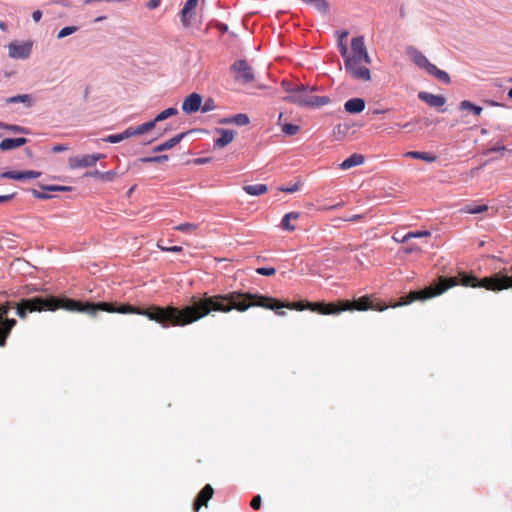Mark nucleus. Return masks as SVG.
<instances>
[{"label":"nucleus","mask_w":512,"mask_h":512,"mask_svg":"<svg viewBox=\"0 0 512 512\" xmlns=\"http://www.w3.org/2000/svg\"><path fill=\"white\" fill-rule=\"evenodd\" d=\"M250 122L247 114L239 113L231 117L224 118L220 121L221 124H235L238 126H246Z\"/></svg>","instance_id":"aec40b11"},{"label":"nucleus","mask_w":512,"mask_h":512,"mask_svg":"<svg viewBox=\"0 0 512 512\" xmlns=\"http://www.w3.org/2000/svg\"><path fill=\"white\" fill-rule=\"evenodd\" d=\"M208 160L206 158H199L196 160V163L198 164H203V163H206Z\"/></svg>","instance_id":"052dcab7"},{"label":"nucleus","mask_w":512,"mask_h":512,"mask_svg":"<svg viewBox=\"0 0 512 512\" xmlns=\"http://www.w3.org/2000/svg\"><path fill=\"white\" fill-rule=\"evenodd\" d=\"M32 193H33V195H34L36 198H38V199H46V198H48V197H49L48 195H46V194H44V193H41V192H39V191H37V190H33V191H32Z\"/></svg>","instance_id":"6e6d98bb"},{"label":"nucleus","mask_w":512,"mask_h":512,"mask_svg":"<svg viewBox=\"0 0 512 512\" xmlns=\"http://www.w3.org/2000/svg\"><path fill=\"white\" fill-rule=\"evenodd\" d=\"M212 301L213 312L229 313L232 310L245 312L250 307H262L274 310L280 316L286 314L285 311L280 310L282 308L297 311L309 310V304L311 303L308 301L282 302L273 297L241 291L212 295Z\"/></svg>","instance_id":"7ed1b4c3"},{"label":"nucleus","mask_w":512,"mask_h":512,"mask_svg":"<svg viewBox=\"0 0 512 512\" xmlns=\"http://www.w3.org/2000/svg\"><path fill=\"white\" fill-rule=\"evenodd\" d=\"M199 228L198 224L195 223H182L174 227L176 231L191 233L196 231Z\"/></svg>","instance_id":"c756f323"},{"label":"nucleus","mask_w":512,"mask_h":512,"mask_svg":"<svg viewBox=\"0 0 512 512\" xmlns=\"http://www.w3.org/2000/svg\"><path fill=\"white\" fill-rule=\"evenodd\" d=\"M161 4V0H149L147 3H146V7L149 9V10H154L156 8H158Z\"/></svg>","instance_id":"de8ad7c7"},{"label":"nucleus","mask_w":512,"mask_h":512,"mask_svg":"<svg viewBox=\"0 0 512 512\" xmlns=\"http://www.w3.org/2000/svg\"><path fill=\"white\" fill-rule=\"evenodd\" d=\"M185 136V133H180L176 136H174L173 138L163 142L162 144L156 146L153 148V151L154 152H162V151H165V150H169L171 148H173L174 146H176Z\"/></svg>","instance_id":"412c9836"},{"label":"nucleus","mask_w":512,"mask_h":512,"mask_svg":"<svg viewBox=\"0 0 512 512\" xmlns=\"http://www.w3.org/2000/svg\"><path fill=\"white\" fill-rule=\"evenodd\" d=\"M169 159L168 155H159L153 157H143L140 159L143 163H162Z\"/></svg>","instance_id":"f704fd0d"},{"label":"nucleus","mask_w":512,"mask_h":512,"mask_svg":"<svg viewBox=\"0 0 512 512\" xmlns=\"http://www.w3.org/2000/svg\"><path fill=\"white\" fill-rule=\"evenodd\" d=\"M28 140L24 137L6 138L0 142V150L8 151L25 145Z\"/></svg>","instance_id":"f3484780"},{"label":"nucleus","mask_w":512,"mask_h":512,"mask_svg":"<svg viewBox=\"0 0 512 512\" xmlns=\"http://www.w3.org/2000/svg\"><path fill=\"white\" fill-rule=\"evenodd\" d=\"M42 18V12L40 10H36L32 13V19L35 22H39Z\"/></svg>","instance_id":"5fc2aeb1"},{"label":"nucleus","mask_w":512,"mask_h":512,"mask_svg":"<svg viewBox=\"0 0 512 512\" xmlns=\"http://www.w3.org/2000/svg\"><path fill=\"white\" fill-rule=\"evenodd\" d=\"M418 98L431 107L440 108L446 104V98L442 95H435L426 91L418 93Z\"/></svg>","instance_id":"4468645a"},{"label":"nucleus","mask_w":512,"mask_h":512,"mask_svg":"<svg viewBox=\"0 0 512 512\" xmlns=\"http://www.w3.org/2000/svg\"><path fill=\"white\" fill-rule=\"evenodd\" d=\"M243 190L249 195L260 196L268 191V187L265 184H251L245 185Z\"/></svg>","instance_id":"4be33fe9"},{"label":"nucleus","mask_w":512,"mask_h":512,"mask_svg":"<svg viewBox=\"0 0 512 512\" xmlns=\"http://www.w3.org/2000/svg\"><path fill=\"white\" fill-rule=\"evenodd\" d=\"M105 158L104 154L80 155L69 158V166L71 169L94 166L98 160Z\"/></svg>","instance_id":"1a4fd4ad"},{"label":"nucleus","mask_w":512,"mask_h":512,"mask_svg":"<svg viewBox=\"0 0 512 512\" xmlns=\"http://www.w3.org/2000/svg\"><path fill=\"white\" fill-rule=\"evenodd\" d=\"M365 65L366 64L355 63L353 65V70L346 71L352 78L356 80L368 81L370 80V71Z\"/></svg>","instance_id":"2eb2a0df"},{"label":"nucleus","mask_w":512,"mask_h":512,"mask_svg":"<svg viewBox=\"0 0 512 512\" xmlns=\"http://www.w3.org/2000/svg\"><path fill=\"white\" fill-rule=\"evenodd\" d=\"M299 184L296 183L292 185L291 187H281L279 190L285 193H294L299 190Z\"/></svg>","instance_id":"49530a36"},{"label":"nucleus","mask_w":512,"mask_h":512,"mask_svg":"<svg viewBox=\"0 0 512 512\" xmlns=\"http://www.w3.org/2000/svg\"><path fill=\"white\" fill-rule=\"evenodd\" d=\"M15 193L8 195H0V203H6L15 197Z\"/></svg>","instance_id":"603ef678"},{"label":"nucleus","mask_w":512,"mask_h":512,"mask_svg":"<svg viewBox=\"0 0 512 512\" xmlns=\"http://www.w3.org/2000/svg\"><path fill=\"white\" fill-rule=\"evenodd\" d=\"M177 113L178 110L176 108L170 107L160 112L152 121L154 122V125H156L157 122L164 121L167 118L176 115Z\"/></svg>","instance_id":"cd10ccee"},{"label":"nucleus","mask_w":512,"mask_h":512,"mask_svg":"<svg viewBox=\"0 0 512 512\" xmlns=\"http://www.w3.org/2000/svg\"><path fill=\"white\" fill-rule=\"evenodd\" d=\"M368 113L380 114V113H382V111H381V110H379V109H374L373 111H371V110L369 109V112H368Z\"/></svg>","instance_id":"69168bd1"},{"label":"nucleus","mask_w":512,"mask_h":512,"mask_svg":"<svg viewBox=\"0 0 512 512\" xmlns=\"http://www.w3.org/2000/svg\"><path fill=\"white\" fill-rule=\"evenodd\" d=\"M314 90L315 87L310 89L304 85H295V88H286V92L289 95L284 97V101L304 107H321L330 102L327 96L311 95L310 92Z\"/></svg>","instance_id":"39448f33"},{"label":"nucleus","mask_w":512,"mask_h":512,"mask_svg":"<svg viewBox=\"0 0 512 512\" xmlns=\"http://www.w3.org/2000/svg\"><path fill=\"white\" fill-rule=\"evenodd\" d=\"M198 0H187L183 9L180 12L181 23L183 27L188 28L191 26L192 19L196 14Z\"/></svg>","instance_id":"9b49d317"},{"label":"nucleus","mask_w":512,"mask_h":512,"mask_svg":"<svg viewBox=\"0 0 512 512\" xmlns=\"http://www.w3.org/2000/svg\"><path fill=\"white\" fill-rule=\"evenodd\" d=\"M261 502H262V499H261V496L260 495H256L252 498L251 500V503H250V506L254 509V510H259L260 507H261Z\"/></svg>","instance_id":"37998d69"},{"label":"nucleus","mask_w":512,"mask_h":512,"mask_svg":"<svg viewBox=\"0 0 512 512\" xmlns=\"http://www.w3.org/2000/svg\"><path fill=\"white\" fill-rule=\"evenodd\" d=\"M360 217H361L360 215H354L353 217L348 218L347 221H355L356 219H359Z\"/></svg>","instance_id":"e2e57ef3"},{"label":"nucleus","mask_w":512,"mask_h":512,"mask_svg":"<svg viewBox=\"0 0 512 512\" xmlns=\"http://www.w3.org/2000/svg\"><path fill=\"white\" fill-rule=\"evenodd\" d=\"M47 189L49 191H68V190H70V188L66 187V186H48Z\"/></svg>","instance_id":"3c124183"},{"label":"nucleus","mask_w":512,"mask_h":512,"mask_svg":"<svg viewBox=\"0 0 512 512\" xmlns=\"http://www.w3.org/2000/svg\"><path fill=\"white\" fill-rule=\"evenodd\" d=\"M299 217H300L299 212H290V213L285 214L281 221L282 228L284 230H287L290 232L294 231L295 226L291 224V221L297 220V219H299Z\"/></svg>","instance_id":"b1692460"},{"label":"nucleus","mask_w":512,"mask_h":512,"mask_svg":"<svg viewBox=\"0 0 512 512\" xmlns=\"http://www.w3.org/2000/svg\"><path fill=\"white\" fill-rule=\"evenodd\" d=\"M103 19H105V17H103V16H102V17H98V18L96 19V21L98 22V21H101V20H103Z\"/></svg>","instance_id":"774afa93"},{"label":"nucleus","mask_w":512,"mask_h":512,"mask_svg":"<svg viewBox=\"0 0 512 512\" xmlns=\"http://www.w3.org/2000/svg\"><path fill=\"white\" fill-rule=\"evenodd\" d=\"M459 284L467 287H482L491 291H501L512 288V276L505 275L500 272L489 277H484L481 280L473 275H467L465 273L454 277L441 276L438 278L437 282H434L430 286L422 290L411 291L406 296L401 297L400 302H386V310L390 307L395 308L410 304L414 301H424L439 296L448 289Z\"/></svg>","instance_id":"f03ea898"},{"label":"nucleus","mask_w":512,"mask_h":512,"mask_svg":"<svg viewBox=\"0 0 512 512\" xmlns=\"http://www.w3.org/2000/svg\"><path fill=\"white\" fill-rule=\"evenodd\" d=\"M508 96L512 99V88L508 91Z\"/></svg>","instance_id":"338daca9"},{"label":"nucleus","mask_w":512,"mask_h":512,"mask_svg":"<svg viewBox=\"0 0 512 512\" xmlns=\"http://www.w3.org/2000/svg\"><path fill=\"white\" fill-rule=\"evenodd\" d=\"M1 177L7 178V179H14V180H24V175H22V171L21 172L7 171V172L2 173Z\"/></svg>","instance_id":"e433bc0d"},{"label":"nucleus","mask_w":512,"mask_h":512,"mask_svg":"<svg viewBox=\"0 0 512 512\" xmlns=\"http://www.w3.org/2000/svg\"><path fill=\"white\" fill-rule=\"evenodd\" d=\"M123 139L130 138L135 135L134 127L130 126L125 131L122 132Z\"/></svg>","instance_id":"09e8293b"},{"label":"nucleus","mask_w":512,"mask_h":512,"mask_svg":"<svg viewBox=\"0 0 512 512\" xmlns=\"http://www.w3.org/2000/svg\"><path fill=\"white\" fill-rule=\"evenodd\" d=\"M202 97L198 93H191L185 98L182 104V110L191 114L197 112L201 108Z\"/></svg>","instance_id":"f8f14e48"},{"label":"nucleus","mask_w":512,"mask_h":512,"mask_svg":"<svg viewBox=\"0 0 512 512\" xmlns=\"http://www.w3.org/2000/svg\"><path fill=\"white\" fill-rule=\"evenodd\" d=\"M256 273L263 276H273L276 273L274 267H260L256 269Z\"/></svg>","instance_id":"4c0bfd02"},{"label":"nucleus","mask_w":512,"mask_h":512,"mask_svg":"<svg viewBox=\"0 0 512 512\" xmlns=\"http://www.w3.org/2000/svg\"><path fill=\"white\" fill-rule=\"evenodd\" d=\"M9 56L13 59L28 58L31 53V44L13 42L8 45Z\"/></svg>","instance_id":"9d476101"},{"label":"nucleus","mask_w":512,"mask_h":512,"mask_svg":"<svg viewBox=\"0 0 512 512\" xmlns=\"http://www.w3.org/2000/svg\"><path fill=\"white\" fill-rule=\"evenodd\" d=\"M22 175H24V180H26V179H36V178L41 176V172L33 171V170H28V171H22Z\"/></svg>","instance_id":"a19ab883"},{"label":"nucleus","mask_w":512,"mask_h":512,"mask_svg":"<svg viewBox=\"0 0 512 512\" xmlns=\"http://www.w3.org/2000/svg\"><path fill=\"white\" fill-rule=\"evenodd\" d=\"M406 156L414 159L423 160L429 163L435 162L437 160V156L430 152L410 151L406 153Z\"/></svg>","instance_id":"5701e85b"},{"label":"nucleus","mask_w":512,"mask_h":512,"mask_svg":"<svg viewBox=\"0 0 512 512\" xmlns=\"http://www.w3.org/2000/svg\"><path fill=\"white\" fill-rule=\"evenodd\" d=\"M1 127H4V125L0 123V128ZM5 128L14 132H24V129L17 125H5Z\"/></svg>","instance_id":"8fccbe9b"},{"label":"nucleus","mask_w":512,"mask_h":512,"mask_svg":"<svg viewBox=\"0 0 512 512\" xmlns=\"http://www.w3.org/2000/svg\"><path fill=\"white\" fill-rule=\"evenodd\" d=\"M116 175H117V173L115 171L101 172L98 170L88 172L85 174V176L93 177L100 181H106V182L112 181Z\"/></svg>","instance_id":"393cba45"},{"label":"nucleus","mask_w":512,"mask_h":512,"mask_svg":"<svg viewBox=\"0 0 512 512\" xmlns=\"http://www.w3.org/2000/svg\"><path fill=\"white\" fill-rule=\"evenodd\" d=\"M216 108L215 102L213 99H208L203 106H201L202 112H208Z\"/></svg>","instance_id":"79ce46f5"},{"label":"nucleus","mask_w":512,"mask_h":512,"mask_svg":"<svg viewBox=\"0 0 512 512\" xmlns=\"http://www.w3.org/2000/svg\"><path fill=\"white\" fill-rule=\"evenodd\" d=\"M460 109L461 110H469L477 116H479L483 110L482 107L477 106L468 100H464L460 103Z\"/></svg>","instance_id":"c85d7f7f"},{"label":"nucleus","mask_w":512,"mask_h":512,"mask_svg":"<svg viewBox=\"0 0 512 512\" xmlns=\"http://www.w3.org/2000/svg\"><path fill=\"white\" fill-rule=\"evenodd\" d=\"M0 29H1L2 31H6V29H7V25H6V23H4V22H0Z\"/></svg>","instance_id":"680f3d73"},{"label":"nucleus","mask_w":512,"mask_h":512,"mask_svg":"<svg viewBox=\"0 0 512 512\" xmlns=\"http://www.w3.org/2000/svg\"><path fill=\"white\" fill-rule=\"evenodd\" d=\"M344 108L348 113H360L365 109V101L361 98H352L346 101Z\"/></svg>","instance_id":"a211bd4d"},{"label":"nucleus","mask_w":512,"mask_h":512,"mask_svg":"<svg viewBox=\"0 0 512 512\" xmlns=\"http://www.w3.org/2000/svg\"><path fill=\"white\" fill-rule=\"evenodd\" d=\"M231 70L234 73V78L237 82L248 84L254 80L253 69L245 60H237L234 62Z\"/></svg>","instance_id":"6e6552de"},{"label":"nucleus","mask_w":512,"mask_h":512,"mask_svg":"<svg viewBox=\"0 0 512 512\" xmlns=\"http://www.w3.org/2000/svg\"><path fill=\"white\" fill-rule=\"evenodd\" d=\"M430 235L431 233L428 230L408 232L402 236V241H408L410 238L429 237Z\"/></svg>","instance_id":"2f4dec72"},{"label":"nucleus","mask_w":512,"mask_h":512,"mask_svg":"<svg viewBox=\"0 0 512 512\" xmlns=\"http://www.w3.org/2000/svg\"><path fill=\"white\" fill-rule=\"evenodd\" d=\"M154 127H155V125H154L153 121L142 123V124L138 125L137 127H134L135 135L136 136L137 135H142V134H144L146 132H149Z\"/></svg>","instance_id":"7c9ffc66"},{"label":"nucleus","mask_w":512,"mask_h":512,"mask_svg":"<svg viewBox=\"0 0 512 512\" xmlns=\"http://www.w3.org/2000/svg\"><path fill=\"white\" fill-rule=\"evenodd\" d=\"M309 310L322 315H333L347 310L384 311V302L375 295H367L353 301L347 300L338 303L311 302Z\"/></svg>","instance_id":"20e7f679"},{"label":"nucleus","mask_w":512,"mask_h":512,"mask_svg":"<svg viewBox=\"0 0 512 512\" xmlns=\"http://www.w3.org/2000/svg\"><path fill=\"white\" fill-rule=\"evenodd\" d=\"M217 28L221 31V32H226L228 30V27L226 24H223V23H219L217 25Z\"/></svg>","instance_id":"13d9d810"},{"label":"nucleus","mask_w":512,"mask_h":512,"mask_svg":"<svg viewBox=\"0 0 512 512\" xmlns=\"http://www.w3.org/2000/svg\"><path fill=\"white\" fill-rule=\"evenodd\" d=\"M364 163V156L361 154L354 153L345 159L341 164L342 170H348L352 167L359 166Z\"/></svg>","instance_id":"6ab92c4d"},{"label":"nucleus","mask_w":512,"mask_h":512,"mask_svg":"<svg viewBox=\"0 0 512 512\" xmlns=\"http://www.w3.org/2000/svg\"><path fill=\"white\" fill-rule=\"evenodd\" d=\"M214 489L210 484H206L198 493L194 502V511L198 512L202 506H207L208 501L212 498Z\"/></svg>","instance_id":"ddd939ff"},{"label":"nucleus","mask_w":512,"mask_h":512,"mask_svg":"<svg viewBox=\"0 0 512 512\" xmlns=\"http://www.w3.org/2000/svg\"><path fill=\"white\" fill-rule=\"evenodd\" d=\"M217 132L221 134L219 138L215 140V146L218 148H224L230 144L235 138V131L230 129H218Z\"/></svg>","instance_id":"dca6fc26"},{"label":"nucleus","mask_w":512,"mask_h":512,"mask_svg":"<svg viewBox=\"0 0 512 512\" xmlns=\"http://www.w3.org/2000/svg\"><path fill=\"white\" fill-rule=\"evenodd\" d=\"M55 3L68 7L69 3L67 0H56Z\"/></svg>","instance_id":"bf43d9fd"},{"label":"nucleus","mask_w":512,"mask_h":512,"mask_svg":"<svg viewBox=\"0 0 512 512\" xmlns=\"http://www.w3.org/2000/svg\"><path fill=\"white\" fill-rule=\"evenodd\" d=\"M393 239H394L396 242H403V241H402V237L397 236V235H394V236H393Z\"/></svg>","instance_id":"0e129e2a"},{"label":"nucleus","mask_w":512,"mask_h":512,"mask_svg":"<svg viewBox=\"0 0 512 512\" xmlns=\"http://www.w3.org/2000/svg\"><path fill=\"white\" fill-rule=\"evenodd\" d=\"M407 55L419 68L426 70V72L439 81L449 84L451 82L450 76L447 72L438 69L434 64L430 63L426 56L416 49L415 47L407 48Z\"/></svg>","instance_id":"423d86ee"},{"label":"nucleus","mask_w":512,"mask_h":512,"mask_svg":"<svg viewBox=\"0 0 512 512\" xmlns=\"http://www.w3.org/2000/svg\"><path fill=\"white\" fill-rule=\"evenodd\" d=\"M487 210V205H469L465 208V212L468 214H480Z\"/></svg>","instance_id":"72a5a7b5"},{"label":"nucleus","mask_w":512,"mask_h":512,"mask_svg":"<svg viewBox=\"0 0 512 512\" xmlns=\"http://www.w3.org/2000/svg\"><path fill=\"white\" fill-rule=\"evenodd\" d=\"M346 70H353L355 63L368 64L370 62L362 36L354 37L351 41V53L342 56Z\"/></svg>","instance_id":"0eeeda50"},{"label":"nucleus","mask_w":512,"mask_h":512,"mask_svg":"<svg viewBox=\"0 0 512 512\" xmlns=\"http://www.w3.org/2000/svg\"><path fill=\"white\" fill-rule=\"evenodd\" d=\"M77 30H78L77 26H66L59 31L57 38L62 39L66 36H69V35L75 33Z\"/></svg>","instance_id":"c9c22d12"},{"label":"nucleus","mask_w":512,"mask_h":512,"mask_svg":"<svg viewBox=\"0 0 512 512\" xmlns=\"http://www.w3.org/2000/svg\"><path fill=\"white\" fill-rule=\"evenodd\" d=\"M212 295L205 293L201 298H192V304L177 308L174 306L150 305L147 308H138L130 304H124L116 308L113 303L107 302H82L66 297L36 296L20 300L16 303V314L25 319L29 313L56 311L64 309L70 312H81L95 316L97 312L138 314L146 316L149 320L160 324L163 328L170 326H186L206 317L212 309Z\"/></svg>","instance_id":"f257e3e1"},{"label":"nucleus","mask_w":512,"mask_h":512,"mask_svg":"<svg viewBox=\"0 0 512 512\" xmlns=\"http://www.w3.org/2000/svg\"><path fill=\"white\" fill-rule=\"evenodd\" d=\"M281 85L285 91H286V88H295V86H293L291 83H289L286 80L282 81Z\"/></svg>","instance_id":"4d7b16f0"},{"label":"nucleus","mask_w":512,"mask_h":512,"mask_svg":"<svg viewBox=\"0 0 512 512\" xmlns=\"http://www.w3.org/2000/svg\"><path fill=\"white\" fill-rule=\"evenodd\" d=\"M300 131V127L298 125H294L291 123H284L282 125V132L287 136H293Z\"/></svg>","instance_id":"473e14b6"},{"label":"nucleus","mask_w":512,"mask_h":512,"mask_svg":"<svg viewBox=\"0 0 512 512\" xmlns=\"http://www.w3.org/2000/svg\"><path fill=\"white\" fill-rule=\"evenodd\" d=\"M157 247L160 250L167 251V252H181L182 251V247L181 246L166 247V246H163L160 241L157 243Z\"/></svg>","instance_id":"ea45409f"},{"label":"nucleus","mask_w":512,"mask_h":512,"mask_svg":"<svg viewBox=\"0 0 512 512\" xmlns=\"http://www.w3.org/2000/svg\"><path fill=\"white\" fill-rule=\"evenodd\" d=\"M496 151H508V152H511L512 148H507L506 146H503V145L492 146V147H489L487 149L486 154H488L490 152H496Z\"/></svg>","instance_id":"a18cd8bd"},{"label":"nucleus","mask_w":512,"mask_h":512,"mask_svg":"<svg viewBox=\"0 0 512 512\" xmlns=\"http://www.w3.org/2000/svg\"><path fill=\"white\" fill-rule=\"evenodd\" d=\"M338 49L341 54V56H346L348 47H347V38L349 35V32L347 30L338 31Z\"/></svg>","instance_id":"a878e982"},{"label":"nucleus","mask_w":512,"mask_h":512,"mask_svg":"<svg viewBox=\"0 0 512 512\" xmlns=\"http://www.w3.org/2000/svg\"><path fill=\"white\" fill-rule=\"evenodd\" d=\"M68 148L62 144H57L55 146L52 147V152L54 153H58V152H62V151H66Z\"/></svg>","instance_id":"864d4df0"},{"label":"nucleus","mask_w":512,"mask_h":512,"mask_svg":"<svg viewBox=\"0 0 512 512\" xmlns=\"http://www.w3.org/2000/svg\"><path fill=\"white\" fill-rule=\"evenodd\" d=\"M28 100H29L28 95H17V96L10 97L8 99V103L25 102Z\"/></svg>","instance_id":"c03bdc74"},{"label":"nucleus","mask_w":512,"mask_h":512,"mask_svg":"<svg viewBox=\"0 0 512 512\" xmlns=\"http://www.w3.org/2000/svg\"><path fill=\"white\" fill-rule=\"evenodd\" d=\"M103 140L105 142H109V143H119V142L123 141L124 139H123L122 133H119V134L109 135L106 138H104Z\"/></svg>","instance_id":"58836bf2"},{"label":"nucleus","mask_w":512,"mask_h":512,"mask_svg":"<svg viewBox=\"0 0 512 512\" xmlns=\"http://www.w3.org/2000/svg\"><path fill=\"white\" fill-rule=\"evenodd\" d=\"M303 3L313 6L320 13L326 14L329 11V3L326 0H301Z\"/></svg>","instance_id":"bb28decb"}]
</instances>
